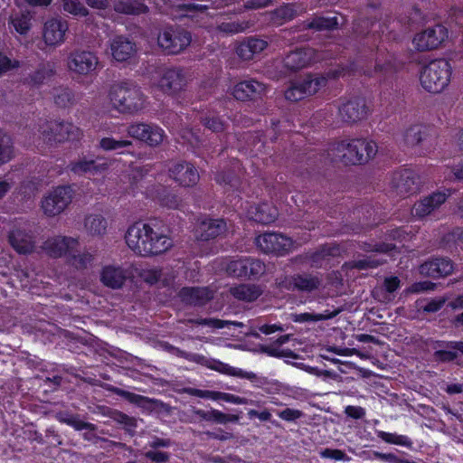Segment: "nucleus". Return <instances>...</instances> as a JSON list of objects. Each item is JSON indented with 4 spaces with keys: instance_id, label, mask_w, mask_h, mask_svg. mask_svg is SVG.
Segmentation results:
<instances>
[{
    "instance_id": "nucleus-1",
    "label": "nucleus",
    "mask_w": 463,
    "mask_h": 463,
    "mask_svg": "<svg viewBox=\"0 0 463 463\" xmlns=\"http://www.w3.org/2000/svg\"><path fill=\"white\" fill-rule=\"evenodd\" d=\"M109 98L112 107L121 114H137L146 104V97L141 88L128 80L114 83L109 89Z\"/></svg>"
},
{
    "instance_id": "nucleus-2",
    "label": "nucleus",
    "mask_w": 463,
    "mask_h": 463,
    "mask_svg": "<svg viewBox=\"0 0 463 463\" xmlns=\"http://www.w3.org/2000/svg\"><path fill=\"white\" fill-rule=\"evenodd\" d=\"M331 151L345 165H362L376 155L378 146L373 140L354 138L333 145Z\"/></svg>"
},
{
    "instance_id": "nucleus-3",
    "label": "nucleus",
    "mask_w": 463,
    "mask_h": 463,
    "mask_svg": "<svg viewBox=\"0 0 463 463\" xmlns=\"http://www.w3.org/2000/svg\"><path fill=\"white\" fill-rule=\"evenodd\" d=\"M452 67L445 59H436L424 66L420 74L421 87L430 93H439L450 81Z\"/></svg>"
},
{
    "instance_id": "nucleus-4",
    "label": "nucleus",
    "mask_w": 463,
    "mask_h": 463,
    "mask_svg": "<svg viewBox=\"0 0 463 463\" xmlns=\"http://www.w3.org/2000/svg\"><path fill=\"white\" fill-rule=\"evenodd\" d=\"M74 194L75 191L71 185L57 186L42 200L44 214L49 217L59 215L71 204Z\"/></svg>"
},
{
    "instance_id": "nucleus-5",
    "label": "nucleus",
    "mask_w": 463,
    "mask_h": 463,
    "mask_svg": "<svg viewBox=\"0 0 463 463\" xmlns=\"http://www.w3.org/2000/svg\"><path fill=\"white\" fill-rule=\"evenodd\" d=\"M192 41L191 33L184 28H165L159 33L157 42L167 54H177L184 51Z\"/></svg>"
},
{
    "instance_id": "nucleus-6",
    "label": "nucleus",
    "mask_w": 463,
    "mask_h": 463,
    "mask_svg": "<svg viewBox=\"0 0 463 463\" xmlns=\"http://www.w3.org/2000/svg\"><path fill=\"white\" fill-rule=\"evenodd\" d=\"M266 266L259 259L241 257L230 260L225 267L229 276L234 278L256 279L264 274Z\"/></svg>"
},
{
    "instance_id": "nucleus-7",
    "label": "nucleus",
    "mask_w": 463,
    "mask_h": 463,
    "mask_svg": "<svg viewBox=\"0 0 463 463\" xmlns=\"http://www.w3.org/2000/svg\"><path fill=\"white\" fill-rule=\"evenodd\" d=\"M40 131L48 142L77 140L81 136L80 129L70 122H45L40 127Z\"/></svg>"
},
{
    "instance_id": "nucleus-8",
    "label": "nucleus",
    "mask_w": 463,
    "mask_h": 463,
    "mask_svg": "<svg viewBox=\"0 0 463 463\" xmlns=\"http://www.w3.org/2000/svg\"><path fill=\"white\" fill-rule=\"evenodd\" d=\"M448 38V29L441 24L430 26L417 33L412 45L418 52H428L439 48Z\"/></svg>"
},
{
    "instance_id": "nucleus-9",
    "label": "nucleus",
    "mask_w": 463,
    "mask_h": 463,
    "mask_svg": "<svg viewBox=\"0 0 463 463\" xmlns=\"http://www.w3.org/2000/svg\"><path fill=\"white\" fill-rule=\"evenodd\" d=\"M125 238L128 246L140 256H150L153 249H161L159 245L152 246L148 243L147 223H134L128 229Z\"/></svg>"
},
{
    "instance_id": "nucleus-10",
    "label": "nucleus",
    "mask_w": 463,
    "mask_h": 463,
    "mask_svg": "<svg viewBox=\"0 0 463 463\" xmlns=\"http://www.w3.org/2000/svg\"><path fill=\"white\" fill-rule=\"evenodd\" d=\"M278 284L280 288L286 290L312 292L321 286L322 277L311 273L294 274L279 279Z\"/></svg>"
},
{
    "instance_id": "nucleus-11",
    "label": "nucleus",
    "mask_w": 463,
    "mask_h": 463,
    "mask_svg": "<svg viewBox=\"0 0 463 463\" xmlns=\"http://www.w3.org/2000/svg\"><path fill=\"white\" fill-rule=\"evenodd\" d=\"M128 136L145 142L150 146L160 145L165 137V131L157 125L153 123L134 122L127 128Z\"/></svg>"
},
{
    "instance_id": "nucleus-12",
    "label": "nucleus",
    "mask_w": 463,
    "mask_h": 463,
    "mask_svg": "<svg viewBox=\"0 0 463 463\" xmlns=\"http://www.w3.org/2000/svg\"><path fill=\"white\" fill-rule=\"evenodd\" d=\"M99 59L92 52L86 50H74L67 60V67L70 71L87 76L96 71Z\"/></svg>"
},
{
    "instance_id": "nucleus-13",
    "label": "nucleus",
    "mask_w": 463,
    "mask_h": 463,
    "mask_svg": "<svg viewBox=\"0 0 463 463\" xmlns=\"http://www.w3.org/2000/svg\"><path fill=\"white\" fill-rule=\"evenodd\" d=\"M256 244L266 253L284 255L294 248L291 238L281 233L265 232L256 238Z\"/></svg>"
},
{
    "instance_id": "nucleus-14",
    "label": "nucleus",
    "mask_w": 463,
    "mask_h": 463,
    "mask_svg": "<svg viewBox=\"0 0 463 463\" xmlns=\"http://www.w3.org/2000/svg\"><path fill=\"white\" fill-rule=\"evenodd\" d=\"M79 246V240L70 236L56 235L48 237L41 246L42 250L51 258L68 256Z\"/></svg>"
},
{
    "instance_id": "nucleus-15",
    "label": "nucleus",
    "mask_w": 463,
    "mask_h": 463,
    "mask_svg": "<svg viewBox=\"0 0 463 463\" xmlns=\"http://www.w3.org/2000/svg\"><path fill=\"white\" fill-rule=\"evenodd\" d=\"M169 177L183 187L194 186L200 175L196 167L187 161L173 162L168 169Z\"/></svg>"
},
{
    "instance_id": "nucleus-16",
    "label": "nucleus",
    "mask_w": 463,
    "mask_h": 463,
    "mask_svg": "<svg viewBox=\"0 0 463 463\" xmlns=\"http://www.w3.org/2000/svg\"><path fill=\"white\" fill-rule=\"evenodd\" d=\"M8 241L19 254H30L35 249L33 232L24 225H14L8 233Z\"/></svg>"
},
{
    "instance_id": "nucleus-17",
    "label": "nucleus",
    "mask_w": 463,
    "mask_h": 463,
    "mask_svg": "<svg viewBox=\"0 0 463 463\" xmlns=\"http://www.w3.org/2000/svg\"><path fill=\"white\" fill-rule=\"evenodd\" d=\"M416 174L411 169L395 171L392 175L390 188L399 196H407L418 189Z\"/></svg>"
},
{
    "instance_id": "nucleus-18",
    "label": "nucleus",
    "mask_w": 463,
    "mask_h": 463,
    "mask_svg": "<svg viewBox=\"0 0 463 463\" xmlns=\"http://www.w3.org/2000/svg\"><path fill=\"white\" fill-rule=\"evenodd\" d=\"M69 30L68 22L61 17L48 19L43 28V37L46 45L59 46L65 42V35Z\"/></svg>"
},
{
    "instance_id": "nucleus-19",
    "label": "nucleus",
    "mask_w": 463,
    "mask_h": 463,
    "mask_svg": "<svg viewBox=\"0 0 463 463\" xmlns=\"http://www.w3.org/2000/svg\"><path fill=\"white\" fill-rule=\"evenodd\" d=\"M338 116L345 123H356L367 116L365 100L362 98H354L348 100H341L338 105Z\"/></svg>"
},
{
    "instance_id": "nucleus-20",
    "label": "nucleus",
    "mask_w": 463,
    "mask_h": 463,
    "mask_svg": "<svg viewBox=\"0 0 463 463\" xmlns=\"http://www.w3.org/2000/svg\"><path fill=\"white\" fill-rule=\"evenodd\" d=\"M129 276L130 271L123 266L109 264L101 269L99 279L105 287L118 289L123 287Z\"/></svg>"
},
{
    "instance_id": "nucleus-21",
    "label": "nucleus",
    "mask_w": 463,
    "mask_h": 463,
    "mask_svg": "<svg viewBox=\"0 0 463 463\" xmlns=\"http://www.w3.org/2000/svg\"><path fill=\"white\" fill-rule=\"evenodd\" d=\"M186 83L187 78L185 72L180 68L166 69L159 80L160 89L168 94L180 91Z\"/></svg>"
},
{
    "instance_id": "nucleus-22",
    "label": "nucleus",
    "mask_w": 463,
    "mask_h": 463,
    "mask_svg": "<svg viewBox=\"0 0 463 463\" xmlns=\"http://www.w3.org/2000/svg\"><path fill=\"white\" fill-rule=\"evenodd\" d=\"M449 194L444 192L432 193L415 203L412 213L418 218H424L438 210L447 200Z\"/></svg>"
},
{
    "instance_id": "nucleus-23",
    "label": "nucleus",
    "mask_w": 463,
    "mask_h": 463,
    "mask_svg": "<svg viewBox=\"0 0 463 463\" xmlns=\"http://www.w3.org/2000/svg\"><path fill=\"white\" fill-rule=\"evenodd\" d=\"M266 91L262 82L255 80H245L238 82L232 89V95L238 100L257 99Z\"/></svg>"
},
{
    "instance_id": "nucleus-24",
    "label": "nucleus",
    "mask_w": 463,
    "mask_h": 463,
    "mask_svg": "<svg viewBox=\"0 0 463 463\" xmlns=\"http://www.w3.org/2000/svg\"><path fill=\"white\" fill-rule=\"evenodd\" d=\"M307 8L303 3L284 4L270 11L268 14L269 21L275 25H282L297 16L304 14Z\"/></svg>"
},
{
    "instance_id": "nucleus-25",
    "label": "nucleus",
    "mask_w": 463,
    "mask_h": 463,
    "mask_svg": "<svg viewBox=\"0 0 463 463\" xmlns=\"http://www.w3.org/2000/svg\"><path fill=\"white\" fill-rule=\"evenodd\" d=\"M69 168L72 173L78 175H88L95 176L103 174L109 168V164L105 160H94L82 157L71 162Z\"/></svg>"
},
{
    "instance_id": "nucleus-26",
    "label": "nucleus",
    "mask_w": 463,
    "mask_h": 463,
    "mask_svg": "<svg viewBox=\"0 0 463 463\" xmlns=\"http://www.w3.org/2000/svg\"><path fill=\"white\" fill-rule=\"evenodd\" d=\"M317 60L316 52L312 48H300L289 52L284 58V66L292 71L307 67Z\"/></svg>"
},
{
    "instance_id": "nucleus-27",
    "label": "nucleus",
    "mask_w": 463,
    "mask_h": 463,
    "mask_svg": "<svg viewBox=\"0 0 463 463\" xmlns=\"http://www.w3.org/2000/svg\"><path fill=\"white\" fill-rule=\"evenodd\" d=\"M419 271L423 276L435 279L446 277L453 271V263L449 259L434 258L422 263Z\"/></svg>"
},
{
    "instance_id": "nucleus-28",
    "label": "nucleus",
    "mask_w": 463,
    "mask_h": 463,
    "mask_svg": "<svg viewBox=\"0 0 463 463\" xmlns=\"http://www.w3.org/2000/svg\"><path fill=\"white\" fill-rule=\"evenodd\" d=\"M427 136L426 128L421 124H411L400 133L397 141L403 147H414L420 145Z\"/></svg>"
},
{
    "instance_id": "nucleus-29",
    "label": "nucleus",
    "mask_w": 463,
    "mask_h": 463,
    "mask_svg": "<svg viewBox=\"0 0 463 463\" xmlns=\"http://www.w3.org/2000/svg\"><path fill=\"white\" fill-rule=\"evenodd\" d=\"M110 51L117 61H126L135 55L137 49L135 43L128 37L119 35L111 40Z\"/></svg>"
},
{
    "instance_id": "nucleus-30",
    "label": "nucleus",
    "mask_w": 463,
    "mask_h": 463,
    "mask_svg": "<svg viewBox=\"0 0 463 463\" xmlns=\"http://www.w3.org/2000/svg\"><path fill=\"white\" fill-rule=\"evenodd\" d=\"M227 230L226 222L222 219H207L200 222L196 236L201 241H209L223 234Z\"/></svg>"
},
{
    "instance_id": "nucleus-31",
    "label": "nucleus",
    "mask_w": 463,
    "mask_h": 463,
    "mask_svg": "<svg viewBox=\"0 0 463 463\" xmlns=\"http://www.w3.org/2000/svg\"><path fill=\"white\" fill-rule=\"evenodd\" d=\"M180 298L184 302L194 306H203L213 298V292L207 288H183Z\"/></svg>"
},
{
    "instance_id": "nucleus-32",
    "label": "nucleus",
    "mask_w": 463,
    "mask_h": 463,
    "mask_svg": "<svg viewBox=\"0 0 463 463\" xmlns=\"http://www.w3.org/2000/svg\"><path fill=\"white\" fill-rule=\"evenodd\" d=\"M251 220L261 224H269L273 222L278 216V210L268 203H263L251 206L248 211Z\"/></svg>"
},
{
    "instance_id": "nucleus-33",
    "label": "nucleus",
    "mask_w": 463,
    "mask_h": 463,
    "mask_svg": "<svg viewBox=\"0 0 463 463\" xmlns=\"http://www.w3.org/2000/svg\"><path fill=\"white\" fill-rule=\"evenodd\" d=\"M268 46L265 40L250 37L241 42L237 49V54L245 61L251 60L254 55L260 53Z\"/></svg>"
},
{
    "instance_id": "nucleus-34",
    "label": "nucleus",
    "mask_w": 463,
    "mask_h": 463,
    "mask_svg": "<svg viewBox=\"0 0 463 463\" xmlns=\"http://www.w3.org/2000/svg\"><path fill=\"white\" fill-rule=\"evenodd\" d=\"M54 74V63L47 61L41 63L33 72L27 76L25 81L30 86L39 87L50 80Z\"/></svg>"
},
{
    "instance_id": "nucleus-35",
    "label": "nucleus",
    "mask_w": 463,
    "mask_h": 463,
    "mask_svg": "<svg viewBox=\"0 0 463 463\" xmlns=\"http://www.w3.org/2000/svg\"><path fill=\"white\" fill-rule=\"evenodd\" d=\"M84 229L92 237H102L107 232L108 222L99 213H90L84 218Z\"/></svg>"
},
{
    "instance_id": "nucleus-36",
    "label": "nucleus",
    "mask_w": 463,
    "mask_h": 463,
    "mask_svg": "<svg viewBox=\"0 0 463 463\" xmlns=\"http://www.w3.org/2000/svg\"><path fill=\"white\" fill-rule=\"evenodd\" d=\"M8 26L11 33L26 35L32 28V15L28 12H17L8 18Z\"/></svg>"
},
{
    "instance_id": "nucleus-37",
    "label": "nucleus",
    "mask_w": 463,
    "mask_h": 463,
    "mask_svg": "<svg viewBox=\"0 0 463 463\" xmlns=\"http://www.w3.org/2000/svg\"><path fill=\"white\" fill-rule=\"evenodd\" d=\"M302 89L305 96L316 94L321 88L327 83V77L317 74H308L304 79L297 80Z\"/></svg>"
},
{
    "instance_id": "nucleus-38",
    "label": "nucleus",
    "mask_w": 463,
    "mask_h": 463,
    "mask_svg": "<svg viewBox=\"0 0 463 463\" xmlns=\"http://www.w3.org/2000/svg\"><path fill=\"white\" fill-rule=\"evenodd\" d=\"M230 292L238 300L245 302L255 301L262 294L260 288L252 284H241L232 287Z\"/></svg>"
},
{
    "instance_id": "nucleus-39",
    "label": "nucleus",
    "mask_w": 463,
    "mask_h": 463,
    "mask_svg": "<svg viewBox=\"0 0 463 463\" xmlns=\"http://www.w3.org/2000/svg\"><path fill=\"white\" fill-rule=\"evenodd\" d=\"M114 10L124 14L137 15L147 12V6L138 0H119L114 4Z\"/></svg>"
},
{
    "instance_id": "nucleus-40",
    "label": "nucleus",
    "mask_w": 463,
    "mask_h": 463,
    "mask_svg": "<svg viewBox=\"0 0 463 463\" xmlns=\"http://www.w3.org/2000/svg\"><path fill=\"white\" fill-rule=\"evenodd\" d=\"M147 232L148 243L152 244V246L159 245L160 248H163L156 249V250L153 249V250L151 251V255H157L163 253L173 246V241L169 237L162 233L156 232L149 224H147Z\"/></svg>"
},
{
    "instance_id": "nucleus-41",
    "label": "nucleus",
    "mask_w": 463,
    "mask_h": 463,
    "mask_svg": "<svg viewBox=\"0 0 463 463\" xmlns=\"http://www.w3.org/2000/svg\"><path fill=\"white\" fill-rule=\"evenodd\" d=\"M94 260V254L89 250L75 252L73 250L68 255L69 264L77 269H85L90 267Z\"/></svg>"
},
{
    "instance_id": "nucleus-42",
    "label": "nucleus",
    "mask_w": 463,
    "mask_h": 463,
    "mask_svg": "<svg viewBox=\"0 0 463 463\" xmlns=\"http://www.w3.org/2000/svg\"><path fill=\"white\" fill-rule=\"evenodd\" d=\"M337 18L317 16L311 21H306L303 24L304 28L313 29L316 31L332 30L337 27Z\"/></svg>"
},
{
    "instance_id": "nucleus-43",
    "label": "nucleus",
    "mask_w": 463,
    "mask_h": 463,
    "mask_svg": "<svg viewBox=\"0 0 463 463\" xmlns=\"http://www.w3.org/2000/svg\"><path fill=\"white\" fill-rule=\"evenodd\" d=\"M188 323L195 324L200 326H205L213 328H224L230 327V326H233L236 327H243L244 325L241 322L232 321V320H222L217 318H196V319H188Z\"/></svg>"
},
{
    "instance_id": "nucleus-44",
    "label": "nucleus",
    "mask_w": 463,
    "mask_h": 463,
    "mask_svg": "<svg viewBox=\"0 0 463 463\" xmlns=\"http://www.w3.org/2000/svg\"><path fill=\"white\" fill-rule=\"evenodd\" d=\"M54 103L60 108H68L76 103L74 92L66 87H59L53 92Z\"/></svg>"
},
{
    "instance_id": "nucleus-45",
    "label": "nucleus",
    "mask_w": 463,
    "mask_h": 463,
    "mask_svg": "<svg viewBox=\"0 0 463 463\" xmlns=\"http://www.w3.org/2000/svg\"><path fill=\"white\" fill-rule=\"evenodd\" d=\"M397 70L395 61L392 55L387 54L385 58H377L374 73L386 78L392 75Z\"/></svg>"
},
{
    "instance_id": "nucleus-46",
    "label": "nucleus",
    "mask_w": 463,
    "mask_h": 463,
    "mask_svg": "<svg viewBox=\"0 0 463 463\" xmlns=\"http://www.w3.org/2000/svg\"><path fill=\"white\" fill-rule=\"evenodd\" d=\"M339 312V309H334L333 311L326 310L323 313H301L295 315L294 321L303 323L327 320L337 316Z\"/></svg>"
},
{
    "instance_id": "nucleus-47",
    "label": "nucleus",
    "mask_w": 463,
    "mask_h": 463,
    "mask_svg": "<svg viewBox=\"0 0 463 463\" xmlns=\"http://www.w3.org/2000/svg\"><path fill=\"white\" fill-rule=\"evenodd\" d=\"M376 435L379 439L389 444L399 445L405 448H411L412 446L411 439L405 435H400L397 433H391L383 430H378Z\"/></svg>"
},
{
    "instance_id": "nucleus-48",
    "label": "nucleus",
    "mask_w": 463,
    "mask_h": 463,
    "mask_svg": "<svg viewBox=\"0 0 463 463\" xmlns=\"http://www.w3.org/2000/svg\"><path fill=\"white\" fill-rule=\"evenodd\" d=\"M214 369L222 373L235 376L241 379H247L250 381H253L256 379V374L252 372H247L240 368L232 367L227 364L219 363Z\"/></svg>"
},
{
    "instance_id": "nucleus-49",
    "label": "nucleus",
    "mask_w": 463,
    "mask_h": 463,
    "mask_svg": "<svg viewBox=\"0 0 463 463\" xmlns=\"http://www.w3.org/2000/svg\"><path fill=\"white\" fill-rule=\"evenodd\" d=\"M132 141L128 139H115L112 137H104L99 141L98 146L104 151H115L132 146Z\"/></svg>"
},
{
    "instance_id": "nucleus-50",
    "label": "nucleus",
    "mask_w": 463,
    "mask_h": 463,
    "mask_svg": "<svg viewBox=\"0 0 463 463\" xmlns=\"http://www.w3.org/2000/svg\"><path fill=\"white\" fill-rule=\"evenodd\" d=\"M103 388L114 394H117V395L124 398L128 402L134 403V404L139 405L142 402L148 401V399L145 396H142V395H139V394H137L134 392H130L128 391H125L123 389L113 386L111 384L106 383L103 385Z\"/></svg>"
},
{
    "instance_id": "nucleus-51",
    "label": "nucleus",
    "mask_w": 463,
    "mask_h": 463,
    "mask_svg": "<svg viewBox=\"0 0 463 463\" xmlns=\"http://www.w3.org/2000/svg\"><path fill=\"white\" fill-rule=\"evenodd\" d=\"M116 422L122 424L124 430L130 435L134 436L136 429L137 427V420L134 417H130L128 414L116 411L113 412L111 417Z\"/></svg>"
},
{
    "instance_id": "nucleus-52",
    "label": "nucleus",
    "mask_w": 463,
    "mask_h": 463,
    "mask_svg": "<svg viewBox=\"0 0 463 463\" xmlns=\"http://www.w3.org/2000/svg\"><path fill=\"white\" fill-rule=\"evenodd\" d=\"M14 155L13 142L11 137L0 132V165L10 161Z\"/></svg>"
},
{
    "instance_id": "nucleus-53",
    "label": "nucleus",
    "mask_w": 463,
    "mask_h": 463,
    "mask_svg": "<svg viewBox=\"0 0 463 463\" xmlns=\"http://www.w3.org/2000/svg\"><path fill=\"white\" fill-rule=\"evenodd\" d=\"M248 27V22L231 21L220 23L216 29L225 35H230L244 32Z\"/></svg>"
},
{
    "instance_id": "nucleus-54",
    "label": "nucleus",
    "mask_w": 463,
    "mask_h": 463,
    "mask_svg": "<svg viewBox=\"0 0 463 463\" xmlns=\"http://www.w3.org/2000/svg\"><path fill=\"white\" fill-rule=\"evenodd\" d=\"M206 421L218 424H226L228 422L239 421V416L234 414H226L216 409H211L207 411Z\"/></svg>"
},
{
    "instance_id": "nucleus-55",
    "label": "nucleus",
    "mask_w": 463,
    "mask_h": 463,
    "mask_svg": "<svg viewBox=\"0 0 463 463\" xmlns=\"http://www.w3.org/2000/svg\"><path fill=\"white\" fill-rule=\"evenodd\" d=\"M63 11L73 16H86L89 10L80 0H62Z\"/></svg>"
},
{
    "instance_id": "nucleus-56",
    "label": "nucleus",
    "mask_w": 463,
    "mask_h": 463,
    "mask_svg": "<svg viewBox=\"0 0 463 463\" xmlns=\"http://www.w3.org/2000/svg\"><path fill=\"white\" fill-rule=\"evenodd\" d=\"M156 198L161 205L170 209H177L181 204L178 196L165 189H163L162 192H158Z\"/></svg>"
},
{
    "instance_id": "nucleus-57",
    "label": "nucleus",
    "mask_w": 463,
    "mask_h": 463,
    "mask_svg": "<svg viewBox=\"0 0 463 463\" xmlns=\"http://www.w3.org/2000/svg\"><path fill=\"white\" fill-rule=\"evenodd\" d=\"M261 351L269 356L273 357H290L294 358L295 354L289 349H280L279 345L274 343L269 345H263L260 347Z\"/></svg>"
},
{
    "instance_id": "nucleus-58",
    "label": "nucleus",
    "mask_w": 463,
    "mask_h": 463,
    "mask_svg": "<svg viewBox=\"0 0 463 463\" xmlns=\"http://www.w3.org/2000/svg\"><path fill=\"white\" fill-rule=\"evenodd\" d=\"M386 260L383 259H379L374 255L368 256L357 260H354V267L358 269H373L376 268L383 263H384Z\"/></svg>"
},
{
    "instance_id": "nucleus-59",
    "label": "nucleus",
    "mask_w": 463,
    "mask_h": 463,
    "mask_svg": "<svg viewBox=\"0 0 463 463\" xmlns=\"http://www.w3.org/2000/svg\"><path fill=\"white\" fill-rule=\"evenodd\" d=\"M200 120L205 128L215 133L222 132L225 128L224 122L214 115L201 117Z\"/></svg>"
},
{
    "instance_id": "nucleus-60",
    "label": "nucleus",
    "mask_w": 463,
    "mask_h": 463,
    "mask_svg": "<svg viewBox=\"0 0 463 463\" xmlns=\"http://www.w3.org/2000/svg\"><path fill=\"white\" fill-rule=\"evenodd\" d=\"M218 400H222L226 402H230V403H233V404H253L254 403L253 401L249 400L247 398L237 396V395H234L232 393H229V392H222L216 391L214 401H218Z\"/></svg>"
},
{
    "instance_id": "nucleus-61",
    "label": "nucleus",
    "mask_w": 463,
    "mask_h": 463,
    "mask_svg": "<svg viewBox=\"0 0 463 463\" xmlns=\"http://www.w3.org/2000/svg\"><path fill=\"white\" fill-rule=\"evenodd\" d=\"M165 349L172 354L184 358L185 360H188L190 362L200 363L204 358L203 355H200L198 354L187 353L171 345H167L165 346Z\"/></svg>"
},
{
    "instance_id": "nucleus-62",
    "label": "nucleus",
    "mask_w": 463,
    "mask_h": 463,
    "mask_svg": "<svg viewBox=\"0 0 463 463\" xmlns=\"http://www.w3.org/2000/svg\"><path fill=\"white\" fill-rule=\"evenodd\" d=\"M285 98L289 101H298L306 98L301 87L297 80L291 82L290 86L285 91Z\"/></svg>"
},
{
    "instance_id": "nucleus-63",
    "label": "nucleus",
    "mask_w": 463,
    "mask_h": 463,
    "mask_svg": "<svg viewBox=\"0 0 463 463\" xmlns=\"http://www.w3.org/2000/svg\"><path fill=\"white\" fill-rule=\"evenodd\" d=\"M321 458H331L336 461H348L350 458L341 449H324L319 452Z\"/></svg>"
},
{
    "instance_id": "nucleus-64",
    "label": "nucleus",
    "mask_w": 463,
    "mask_h": 463,
    "mask_svg": "<svg viewBox=\"0 0 463 463\" xmlns=\"http://www.w3.org/2000/svg\"><path fill=\"white\" fill-rule=\"evenodd\" d=\"M162 275V269L158 268L144 269L141 273L143 280L150 285L157 283L161 279Z\"/></svg>"
}]
</instances>
